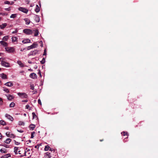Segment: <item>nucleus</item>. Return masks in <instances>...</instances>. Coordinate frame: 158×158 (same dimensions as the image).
Wrapping results in <instances>:
<instances>
[{
    "label": "nucleus",
    "instance_id": "c85d7f7f",
    "mask_svg": "<svg viewBox=\"0 0 158 158\" xmlns=\"http://www.w3.org/2000/svg\"><path fill=\"white\" fill-rule=\"evenodd\" d=\"M49 148H50V147L48 145H46L45 147L44 150L45 151H48L49 149Z\"/></svg>",
    "mask_w": 158,
    "mask_h": 158
},
{
    "label": "nucleus",
    "instance_id": "774afa93",
    "mask_svg": "<svg viewBox=\"0 0 158 158\" xmlns=\"http://www.w3.org/2000/svg\"><path fill=\"white\" fill-rule=\"evenodd\" d=\"M1 19H2V18L0 17V21H1Z\"/></svg>",
    "mask_w": 158,
    "mask_h": 158
},
{
    "label": "nucleus",
    "instance_id": "2eb2a0df",
    "mask_svg": "<svg viewBox=\"0 0 158 158\" xmlns=\"http://www.w3.org/2000/svg\"><path fill=\"white\" fill-rule=\"evenodd\" d=\"M12 41L13 42H17L18 38L16 36L13 37L12 38Z\"/></svg>",
    "mask_w": 158,
    "mask_h": 158
},
{
    "label": "nucleus",
    "instance_id": "5701e85b",
    "mask_svg": "<svg viewBox=\"0 0 158 158\" xmlns=\"http://www.w3.org/2000/svg\"><path fill=\"white\" fill-rule=\"evenodd\" d=\"M11 141V139L10 138L7 139L5 141H4V142L6 143L7 144H9Z\"/></svg>",
    "mask_w": 158,
    "mask_h": 158
},
{
    "label": "nucleus",
    "instance_id": "79ce46f5",
    "mask_svg": "<svg viewBox=\"0 0 158 158\" xmlns=\"http://www.w3.org/2000/svg\"><path fill=\"white\" fill-rule=\"evenodd\" d=\"M49 151H51L50 152L51 153H52V152H55V150L54 149H52L51 148H50Z\"/></svg>",
    "mask_w": 158,
    "mask_h": 158
},
{
    "label": "nucleus",
    "instance_id": "7c9ffc66",
    "mask_svg": "<svg viewBox=\"0 0 158 158\" xmlns=\"http://www.w3.org/2000/svg\"><path fill=\"white\" fill-rule=\"evenodd\" d=\"M10 156V154H6L4 156V158H7L8 157H9Z\"/></svg>",
    "mask_w": 158,
    "mask_h": 158
},
{
    "label": "nucleus",
    "instance_id": "5fc2aeb1",
    "mask_svg": "<svg viewBox=\"0 0 158 158\" xmlns=\"http://www.w3.org/2000/svg\"><path fill=\"white\" fill-rule=\"evenodd\" d=\"M39 43H40L41 45V46L42 47H43V43H42V41H40V42H39Z\"/></svg>",
    "mask_w": 158,
    "mask_h": 158
},
{
    "label": "nucleus",
    "instance_id": "473e14b6",
    "mask_svg": "<svg viewBox=\"0 0 158 158\" xmlns=\"http://www.w3.org/2000/svg\"><path fill=\"white\" fill-rule=\"evenodd\" d=\"M45 58H43L42 59V60L40 61V63L42 64H44L45 63Z\"/></svg>",
    "mask_w": 158,
    "mask_h": 158
},
{
    "label": "nucleus",
    "instance_id": "37998d69",
    "mask_svg": "<svg viewBox=\"0 0 158 158\" xmlns=\"http://www.w3.org/2000/svg\"><path fill=\"white\" fill-rule=\"evenodd\" d=\"M4 4H10V2L8 1H6L4 2Z\"/></svg>",
    "mask_w": 158,
    "mask_h": 158
},
{
    "label": "nucleus",
    "instance_id": "6e6552de",
    "mask_svg": "<svg viewBox=\"0 0 158 158\" xmlns=\"http://www.w3.org/2000/svg\"><path fill=\"white\" fill-rule=\"evenodd\" d=\"M51 153L49 152L45 153L44 156L45 158H50L51 157Z\"/></svg>",
    "mask_w": 158,
    "mask_h": 158
},
{
    "label": "nucleus",
    "instance_id": "de8ad7c7",
    "mask_svg": "<svg viewBox=\"0 0 158 158\" xmlns=\"http://www.w3.org/2000/svg\"><path fill=\"white\" fill-rule=\"evenodd\" d=\"M17 32H18V30L16 29L15 31H13L12 32V34H15V33H17Z\"/></svg>",
    "mask_w": 158,
    "mask_h": 158
},
{
    "label": "nucleus",
    "instance_id": "ea45409f",
    "mask_svg": "<svg viewBox=\"0 0 158 158\" xmlns=\"http://www.w3.org/2000/svg\"><path fill=\"white\" fill-rule=\"evenodd\" d=\"M121 133L122 134V133ZM123 136H125L126 135H128L127 133V132H126L125 131H123Z\"/></svg>",
    "mask_w": 158,
    "mask_h": 158
},
{
    "label": "nucleus",
    "instance_id": "aec40b11",
    "mask_svg": "<svg viewBox=\"0 0 158 158\" xmlns=\"http://www.w3.org/2000/svg\"><path fill=\"white\" fill-rule=\"evenodd\" d=\"M24 20H25V22H26V24L27 25H29L30 23V20L27 18H26L24 19Z\"/></svg>",
    "mask_w": 158,
    "mask_h": 158
},
{
    "label": "nucleus",
    "instance_id": "338daca9",
    "mask_svg": "<svg viewBox=\"0 0 158 158\" xmlns=\"http://www.w3.org/2000/svg\"><path fill=\"white\" fill-rule=\"evenodd\" d=\"M35 148H37V146H35Z\"/></svg>",
    "mask_w": 158,
    "mask_h": 158
},
{
    "label": "nucleus",
    "instance_id": "0e129e2a",
    "mask_svg": "<svg viewBox=\"0 0 158 158\" xmlns=\"http://www.w3.org/2000/svg\"><path fill=\"white\" fill-rule=\"evenodd\" d=\"M2 146H3V145H2ZM4 146V147H6V148H7V147L6 145V146Z\"/></svg>",
    "mask_w": 158,
    "mask_h": 158
},
{
    "label": "nucleus",
    "instance_id": "0eeeda50",
    "mask_svg": "<svg viewBox=\"0 0 158 158\" xmlns=\"http://www.w3.org/2000/svg\"><path fill=\"white\" fill-rule=\"evenodd\" d=\"M1 62L2 65L3 66H4L6 67H8L9 66V64L8 63L6 62L3 60H2Z\"/></svg>",
    "mask_w": 158,
    "mask_h": 158
},
{
    "label": "nucleus",
    "instance_id": "864d4df0",
    "mask_svg": "<svg viewBox=\"0 0 158 158\" xmlns=\"http://www.w3.org/2000/svg\"><path fill=\"white\" fill-rule=\"evenodd\" d=\"M29 107V106L28 105H27L26 106V108L28 109Z\"/></svg>",
    "mask_w": 158,
    "mask_h": 158
},
{
    "label": "nucleus",
    "instance_id": "49530a36",
    "mask_svg": "<svg viewBox=\"0 0 158 158\" xmlns=\"http://www.w3.org/2000/svg\"><path fill=\"white\" fill-rule=\"evenodd\" d=\"M5 10L6 11H10V7L5 8Z\"/></svg>",
    "mask_w": 158,
    "mask_h": 158
},
{
    "label": "nucleus",
    "instance_id": "a211bd4d",
    "mask_svg": "<svg viewBox=\"0 0 158 158\" xmlns=\"http://www.w3.org/2000/svg\"><path fill=\"white\" fill-rule=\"evenodd\" d=\"M5 85L8 86H11L13 85V84L11 82H9L6 83Z\"/></svg>",
    "mask_w": 158,
    "mask_h": 158
},
{
    "label": "nucleus",
    "instance_id": "f03ea898",
    "mask_svg": "<svg viewBox=\"0 0 158 158\" xmlns=\"http://www.w3.org/2000/svg\"><path fill=\"white\" fill-rule=\"evenodd\" d=\"M37 46V44L35 43H34L30 46L27 47V50H29L31 49L36 48Z\"/></svg>",
    "mask_w": 158,
    "mask_h": 158
},
{
    "label": "nucleus",
    "instance_id": "c756f323",
    "mask_svg": "<svg viewBox=\"0 0 158 158\" xmlns=\"http://www.w3.org/2000/svg\"><path fill=\"white\" fill-rule=\"evenodd\" d=\"M0 152L2 153H6V150L5 149H1L0 150Z\"/></svg>",
    "mask_w": 158,
    "mask_h": 158
},
{
    "label": "nucleus",
    "instance_id": "412c9836",
    "mask_svg": "<svg viewBox=\"0 0 158 158\" xmlns=\"http://www.w3.org/2000/svg\"><path fill=\"white\" fill-rule=\"evenodd\" d=\"M7 25L6 23H4L2 24V25H0V27L1 29H3L6 27Z\"/></svg>",
    "mask_w": 158,
    "mask_h": 158
},
{
    "label": "nucleus",
    "instance_id": "e433bc0d",
    "mask_svg": "<svg viewBox=\"0 0 158 158\" xmlns=\"http://www.w3.org/2000/svg\"><path fill=\"white\" fill-rule=\"evenodd\" d=\"M30 87H31V89L32 90H33L34 89V85L33 84H30Z\"/></svg>",
    "mask_w": 158,
    "mask_h": 158
},
{
    "label": "nucleus",
    "instance_id": "6ab92c4d",
    "mask_svg": "<svg viewBox=\"0 0 158 158\" xmlns=\"http://www.w3.org/2000/svg\"><path fill=\"white\" fill-rule=\"evenodd\" d=\"M35 10L37 13H38L40 11V7H39V6L38 5H36V8L35 9Z\"/></svg>",
    "mask_w": 158,
    "mask_h": 158
},
{
    "label": "nucleus",
    "instance_id": "1a4fd4ad",
    "mask_svg": "<svg viewBox=\"0 0 158 158\" xmlns=\"http://www.w3.org/2000/svg\"><path fill=\"white\" fill-rule=\"evenodd\" d=\"M6 136L8 137H13L15 138V135H14V134H11L10 132H7L6 133Z\"/></svg>",
    "mask_w": 158,
    "mask_h": 158
},
{
    "label": "nucleus",
    "instance_id": "9d476101",
    "mask_svg": "<svg viewBox=\"0 0 158 158\" xmlns=\"http://www.w3.org/2000/svg\"><path fill=\"white\" fill-rule=\"evenodd\" d=\"M5 116L6 117H7L9 120H10L12 121L13 120H14V119L10 115L6 114L5 115Z\"/></svg>",
    "mask_w": 158,
    "mask_h": 158
},
{
    "label": "nucleus",
    "instance_id": "ddd939ff",
    "mask_svg": "<svg viewBox=\"0 0 158 158\" xmlns=\"http://www.w3.org/2000/svg\"><path fill=\"white\" fill-rule=\"evenodd\" d=\"M0 43L1 44L3 45L5 47H7L8 46V44L3 41H1L0 42Z\"/></svg>",
    "mask_w": 158,
    "mask_h": 158
},
{
    "label": "nucleus",
    "instance_id": "052dcab7",
    "mask_svg": "<svg viewBox=\"0 0 158 158\" xmlns=\"http://www.w3.org/2000/svg\"><path fill=\"white\" fill-rule=\"evenodd\" d=\"M2 32L1 31H0V36L2 35Z\"/></svg>",
    "mask_w": 158,
    "mask_h": 158
},
{
    "label": "nucleus",
    "instance_id": "c03bdc74",
    "mask_svg": "<svg viewBox=\"0 0 158 158\" xmlns=\"http://www.w3.org/2000/svg\"><path fill=\"white\" fill-rule=\"evenodd\" d=\"M38 75H39L40 76V78L41 77V72H40V70H39V71L38 73Z\"/></svg>",
    "mask_w": 158,
    "mask_h": 158
},
{
    "label": "nucleus",
    "instance_id": "2f4dec72",
    "mask_svg": "<svg viewBox=\"0 0 158 158\" xmlns=\"http://www.w3.org/2000/svg\"><path fill=\"white\" fill-rule=\"evenodd\" d=\"M7 98L8 99L11 100L13 98V97L12 95H9L8 96H7Z\"/></svg>",
    "mask_w": 158,
    "mask_h": 158
},
{
    "label": "nucleus",
    "instance_id": "3c124183",
    "mask_svg": "<svg viewBox=\"0 0 158 158\" xmlns=\"http://www.w3.org/2000/svg\"><path fill=\"white\" fill-rule=\"evenodd\" d=\"M47 54V53H46V49H45L44 50V54H43V55H46Z\"/></svg>",
    "mask_w": 158,
    "mask_h": 158
},
{
    "label": "nucleus",
    "instance_id": "4be33fe9",
    "mask_svg": "<svg viewBox=\"0 0 158 158\" xmlns=\"http://www.w3.org/2000/svg\"><path fill=\"white\" fill-rule=\"evenodd\" d=\"M35 125L33 124H31L29 126V127L30 129H31L32 130H33L34 128L35 127Z\"/></svg>",
    "mask_w": 158,
    "mask_h": 158
},
{
    "label": "nucleus",
    "instance_id": "39448f33",
    "mask_svg": "<svg viewBox=\"0 0 158 158\" xmlns=\"http://www.w3.org/2000/svg\"><path fill=\"white\" fill-rule=\"evenodd\" d=\"M18 9L19 10L25 13H27L28 12V10L27 9L23 7H20Z\"/></svg>",
    "mask_w": 158,
    "mask_h": 158
},
{
    "label": "nucleus",
    "instance_id": "423d86ee",
    "mask_svg": "<svg viewBox=\"0 0 158 158\" xmlns=\"http://www.w3.org/2000/svg\"><path fill=\"white\" fill-rule=\"evenodd\" d=\"M38 51L37 50H35L31 52L28 54V56H35L38 53Z\"/></svg>",
    "mask_w": 158,
    "mask_h": 158
},
{
    "label": "nucleus",
    "instance_id": "4c0bfd02",
    "mask_svg": "<svg viewBox=\"0 0 158 158\" xmlns=\"http://www.w3.org/2000/svg\"><path fill=\"white\" fill-rule=\"evenodd\" d=\"M3 90L7 93H9V90L8 89L6 88H4V89H3Z\"/></svg>",
    "mask_w": 158,
    "mask_h": 158
},
{
    "label": "nucleus",
    "instance_id": "4d7b16f0",
    "mask_svg": "<svg viewBox=\"0 0 158 158\" xmlns=\"http://www.w3.org/2000/svg\"><path fill=\"white\" fill-rule=\"evenodd\" d=\"M28 101L27 100H24L22 101L23 102H27Z\"/></svg>",
    "mask_w": 158,
    "mask_h": 158
},
{
    "label": "nucleus",
    "instance_id": "f257e3e1",
    "mask_svg": "<svg viewBox=\"0 0 158 158\" xmlns=\"http://www.w3.org/2000/svg\"><path fill=\"white\" fill-rule=\"evenodd\" d=\"M23 32L24 33L28 35H32L33 33L31 30L27 28L24 29Z\"/></svg>",
    "mask_w": 158,
    "mask_h": 158
},
{
    "label": "nucleus",
    "instance_id": "f704fd0d",
    "mask_svg": "<svg viewBox=\"0 0 158 158\" xmlns=\"http://www.w3.org/2000/svg\"><path fill=\"white\" fill-rule=\"evenodd\" d=\"M32 114L33 119L35 117H37V116H36V115L35 114V113L34 112H33L32 113Z\"/></svg>",
    "mask_w": 158,
    "mask_h": 158
},
{
    "label": "nucleus",
    "instance_id": "c9c22d12",
    "mask_svg": "<svg viewBox=\"0 0 158 158\" xmlns=\"http://www.w3.org/2000/svg\"><path fill=\"white\" fill-rule=\"evenodd\" d=\"M15 103L14 102H11L10 105V106L11 107H14L15 106Z\"/></svg>",
    "mask_w": 158,
    "mask_h": 158
},
{
    "label": "nucleus",
    "instance_id": "603ef678",
    "mask_svg": "<svg viewBox=\"0 0 158 158\" xmlns=\"http://www.w3.org/2000/svg\"><path fill=\"white\" fill-rule=\"evenodd\" d=\"M17 131L20 133H22L23 132V131L22 130H17Z\"/></svg>",
    "mask_w": 158,
    "mask_h": 158
},
{
    "label": "nucleus",
    "instance_id": "e2e57ef3",
    "mask_svg": "<svg viewBox=\"0 0 158 158\" xmlns=\"http://www.w3.org/2000/svg\"><path fill=\"white\" fill-rule=\"evenodd\" d=\"M2 101V99L0 98V101Z\"/></svg>",
    "mask_w": 158,
    "mask_h": 158
},
{
    "label": "nucleus",
    "instance_id": "13d9d810",
    "mask_svg": "<svg viewBox=\"0 0 158 158\" xmlns=\"http://www.w3.org/2000/svg\"><path fill=\"white\" fill-rule=\"evenodd\" d=\"M14 2L12 1V2H11V3H10V4L13 5L14 4Z\"/></svg>",
    "mask_w": 158,
    "mask_h": 158
},
{
    "label": "nucleus",
    "instance_id": "bb28decb",
    "mask_svg": "<svg viewBox=\"0 0 158 158\" xmlns=\"http://www.w3.org/2000/svg\"><path fill=\"white\" fill-rule=\"evenodd\" d=\"M17 16V14H12L10 16V18H11L14 19Z\"/></svg>",
    "mask_w": 158,
    "mask_h": 158
},
{
    "label": "nucleus",
    "instance_id": "a19ab883",
    "mask_svg": "<svg viewBox=\"0 0 158 158\" xmlns=\"http://www.w3.org/2000/svg\"><path fill=\"white\" fill-rule=\"evenodd\" d=\"M35 133L34 132H33L31 133V138H33L34 137V134Z\"/></svg>",
    "mask_w": 158,
    "mask_h": 158
},
{
    "label": "nucleus",
    "instance_id": "20e7f679",
    "mask_svg": "<svg viewBox=\"0 0 158 158\" xmlns=\"http://www.w3.org/2000/svg\"><path fill=\"white\" fill-rule=\"evenodd\" d=\"M18 95L19 96L24 98H27V94L24 93H18Z\"/></svg>",
    "mask_w": 158,
    "mask_h": 158
},
{
    "label": "nucleus",
    "instance_id": "680f3d73",
    "mask_svg": "<svg viewBox=\"0 0 158 158\" xmlns=\"http://www.w3.org/2000/svg\"><path fill=\"white\" fill-rule=\"evenodd\" d=\"M18 153H19V154H21V153L20 152V151H19L18 152Z\"/></svg>",
    "mask_w": 158,
    "mask_h": 158
},
{
    "label": "nucleus",
    "instance_id": "f8f14e48",
    "mask_svg": "<svg viewBox=\"0 0 158 158\" xmlns=\"http://www.w3.org/2000/svg\"><path fill=\"white\" fill-rule=\"evenodd\" d=\"M35 20L37 23H38L40 21V17L37 15H35Z\"/></svg>",
    "mask_w": 158,
    "mask_h": 158
},
{
    "label": "nucleus",
    "instance_id": "cd10ccee",
    "mask_svg": "<svg viewBox=\"0 0 158 158\" xmlns=\"http://www.w3.org/2000/svg\"><path fill=\"white\" fill-rule=\"evenodd\" d=\"M18 148L17 147H15L14 148V152L16 154L18 153H17V151L18 150Z\"/></svg>",
    "mask_w": 158,
    "mask_h": 158
},
{
    "label": "nucleus",
    "instance_id": "69168bd1",
    "mask_svg": "<svg viewBox=\"0 0 158 158\" xmlns=\"http://www.w3.org/2000/svg\"><path fill=\"white\" fill-rule=\"evenodd\" d=\"M2 53H0V56H1V55Z\"/></svg>",
    "mask_w": 158,
    "mask_h": 158
},
{
    "label": "nucleus",
    "instance_id": "a18cd8bd",
    "mask_svg": "<svg viewBox=\"0 0 158 158\" xmlns=\"http://www.w3.org/2000/svg\"><path fill=\"white\" fill-rule=\"evenodd\" d=\"M30 151V149H28L27 148H26V150L25 151V154H26V153L27 151ZM25 156H26V154H25Z\"/></svg>",
    "mask_w": 158,
    "mask_h": 158
},
{
    "label": "nucleus",
    "instance_id": "8fccbe9b",
    "mask_svg": "<svg viewBox=\"0 0 158 158\" xmlns=\"http://www.w3.org/2000/svg\"><path fill=\"white\" fill-rule=\"evenodd\" d=\"M15 142V144H16V145H19L20 144V143L18 142H16L15 140H14Z\"/></svg>",
    "mask_w": 158,
    "mask_h": 158
},
{
    "label": "nucleus",
    "instance_id": "4468645a",
    "mask_svg": "<svg viewBox=\"0 0 158 158\" xmlns=\"http://www.w3.org/2000/svg\"><path fill=\"white\" fill-rule=\"evenodd\" d=\"M0 77L2 78V79H6L7 78V76L6 75L4 74L3 73L1 74H0Z\"/></svg>",
    "mask_w": 158,
    "mask_h": 158
},
{
    "label": "nucleus",
    "instance_id": "dca6fc26",
    "mask_svg": "<svg viewBox=\"0 0 158 158\" xmlns=\"http://www.w3.org/2000/svg\"><path fill=\"white\" fill-rule=\"evenodd\" d=\"M22 43L24 44H27L31 43V40L29 39H26L22 41Z\"/></svg>",
    "mask_w": 158,
    "mask_h": 158
},
{
    "label": "nucleus",
    "instance_id": "393cba45",
    "mask_svg": "<svg viewBox=\"0 0 158 158\" xmlns=\"http://www.w3.org/2000/svg\"><path fill=\"white\" fill-rule=\"evenodd\" d=\"M0 124L3 126L6 125V123L3 120L0 121Z\"/></svg>",
    "mask_w": 158,
    "mask_h": 158
},
{
    "label": "nucleus",
    "instance_id": "b1692460",
    "mask_svg": "<svg viewBox=\"0 0 158 158\" xmlns=\"http://www.w3.org/2000/svg\"><path fill=\"white\" fill-rule=\"evenodd\" d=\"M18 64L19 65V66L21 67H24V65L23 64L22 62L20 61H18L17 62Z\"/></svg>",
    "mask_w": 158,
    "mask_h": 158
},
{
    "label": "nucleus",
    "instance_id": "72a5a7b5",
    "mask_svg": "<svg viewBox=\"0 0 158 158\" xmlns=\"http://www.w3.org/2000/svg\"><path fill=\"white\" fill-rule=\"evenodd\" d=\"M19 125L20 126H21V125L23 126L24 125V122H23L19 121Z\"/></svg>",
    "mask_w": 158,
    "mask_h": 158
},
{
    "label": "nucleus",
    "instance_id": "a878e982",
    "mask_svg": "<svg viewBox=\"0 0 158 158\" xmlns=\"http://www.w3.org/2000/svg\"><path fill=\"white\" fill-rule=\"evenodd\" d=\"M8 38H9V36L8 35L6 36L3 37L2 40L3 41H6L8 39Z\"/></svg>",
    "mask_w": 158,
    "mask_h": 158
},
{
    "label": "nucleus",
    "instance_id": "58836bf2",
    "mask_svg": "<svg viewBox=\"0 0 158 158\" xmlns=\"http://www.w3.org/2000/svg\"><path fill=\"white\" fill-rule=\"evenodd\" d=\"M0 15H7V14L5 13H0Z\"/></svg>",
    "mask_w": 158,
    "mask_h": 158
},
{
    "label": "nucleus",
    "instance_id": "7ed1b4c3",
    "mask_svg": "<svg viewBox=\"0 0 158 158\" xmlns=\"http://www.w3.org/2000/svg\"><path fill=\"white\" fill-rule=\"evenodd\" d=\"M6 51L9 53H13L15 52V49L13 47H8L6 48Z\"/></svg>",
    "mask_w": 158,
    "mask_h": 158
},
{
    "label": "nucleus",
    "instance_id": "f3484780",
    "mask_svg": "<svg viewBox=\"0 0 158 158\" xmlns=\"http://www.w3.org/2000/svg\"><path fill=\"white\" fill-rule=\"evenodd\" d=\"M32 31H33V32L34 31V35L35 36H37L38 35V34H39V31H38V30L35 29V30H33Z\"/></svg>",
    "mask_w": 158,
    "mask_h": 158
},
{
    "label": "nucleus",
    "instance_id": "6e6d98bb",
    "mask_svg": "<svg viewBox=\"0 0 158 158\" xmlns=\"http://www.w3.org/2000/svg\"><path fill=\"white\" fill-rule=\"evenodd\" d=\"M2 135L0 133V139H2Z\"/></svg>",
    "mask_w": 158,
    "mask_h": 158
},
{
    "label": "nucleus",
    "instance_id": "09e8293b",
    "mask_svg": "<svg viewBox=\"0 0 158 158\" xmlns=\"http://www.w3.org/2000/svg\"><path fill=\"white\" fill-rule=\"evenodd\" d=\"M38 103L40 105H42L41 101V100H40V99H38Z\"/></svg>",
    "mask_w": 158,
    "mask_h": 158
},
{
    "label": "nucleus",
    "instance_id": "9b49d317",
    "mask_svg": "<svg viewBox=\"0 0 158 158\" xmlns=\"http://www.w3.org/2000/svg\"><path fill=\"white\" fill-rule=\"evenodd\" d=\"M30 77L32 78L35 79V78H36V75L35 73H32L30 74Z\"/></svg>",
    "mask_w": 158,
    "mask_h": 158
},
{
    "label": "nucleus",
    "instance_id": "bf43d9fd",
    "mask_svg": "<svg viewBox=\"0 0 158 158\" xmlns=\"http://www.w3.org/2000/svg\"><path fill=\"white\" fill-rule=\"evenodd\" d=\"M5 128L6 129L8 130L9 129V127H6Z\"/></svg>",
    "mask_w": 158,
    "mask_h": 158
}]
</instances>
